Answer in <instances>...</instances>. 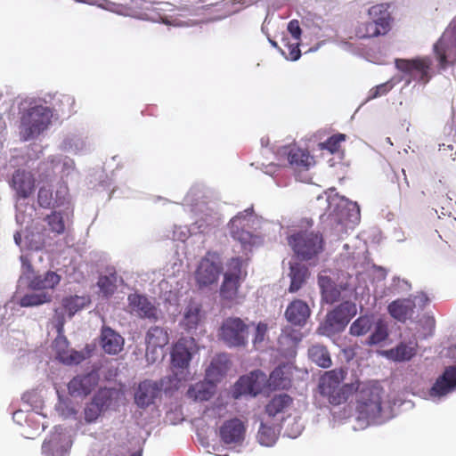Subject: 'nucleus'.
Here are the masks:
<instances>
[{
    "label": "nucleus",
    "instance_id": "nucleus-12",
    "mask_svg": "<svg viewBox=\"0 0 456 456\" xmlns=\"http://www.w3.org/2000/svg\"><path fill=\"white\" fill-rule=\"evenodd\" d=\"M252 214L253 208H247L243 212L238 213L229 222L232 237L240 241L244 247L252 244L253 234L246 230L247 227H249L248 216Z\"/></svg>",
    "mask_w": 456,
    "mask_h": 456
},
{
    "label": "nucleus",
    "instance_id": "nucleus-48",
    "mask_svg": "<svg viewBox=\"0 0 456 456\" xmlns=\"http://www.w3.org/2000/svg\"><path fill=\"white\" fill-rule=\"evenodd\" d=\"M268 327L264 322H259L256 327L255 337L253 339L254 346L257 349L265 341L267 334Z\"/></svg>",
    "mask_w": 456,
    "mask_h": 456
},
{
    "label": "nucleus",
    "instance_id": "nucleus-28",
    "mask_svg": "<svg viewBox=\"0 0 456 456\" xmlns=\"http://www.w3.org/2000/svg\"><path fill=\"white\" fill-rule=\"evenodd\" d=\"M289 275L290 277L289 291L290 293H295L298 291L305 283L307 278L310 275V273L305 265L296 263L290 265Z\"/></svg>",
    "mask_w": 456,
    "mask_h": 456
},
{
    "label": "nucleus",
    "instance_id": "nucleus-36",
    "mask_svg": "<svg viewBox=\"0 0 456 456\" xmlns=\"http://www.w3.org/2000/svg\"><path fill=\"white\" fill-rule=\"evenodd\" d=\"M243 263L244 261L241 257H232L227 262V269L224 274V277H228L230 279H235L243 281V280L247 276V272L243 270Z\"/></svg>",
    "mask_w": 456,
    "mask_h": 456
},
{
    "label": "nucleus",
    "instance_id": "nucleus-50",
    "mask_svg": "<svg viewBox=\"0 0 456 456\" xmlns=\"http://www.w3.org/2000/svg\"><path fill=\"white\" fill-rule=\"evenodd\" d=\"M102 411L91 402L85 409V419L88 422H93L100 416Z\"/></svg>",
    "mask_w": 456,
    "mask_h": 456
},
{
    "label": "nucleus",
    "instance_id": "nucleus-11",
    "mask_svg": "<svg viewBox=\"0 0 456 456\" xmlns=\"http://www.w3.org/2000/svg\"><path fill=\"white\" fill-rule=\"evenodd\" d=\"M265 382V374L259 370H253L238 379L233 387L232 396L235 399L242 395L256 396L262 392Z\"/></svg>",
    "mask_w": 456,
    "mask_h": 456
},
{
    "label": "nucleus",
    "instance_id": "nucleus-39",
    "mask_svg": "<svg viewBox=\"0 0 456 456\" xmlns=\"http://www.w3.org/2000/svg\"><path fill=\"white\" fill-rule=\"evenodd\" d=\"M89 303L85 297L70 296L62 299V307L72 317L77 312L83 309Z\"/></svg>",
    "mask_w": 456,
    "mask_h": 456
},
{
    "label": "nucleus",
    "instance_id": "nucleus-4",
    "mask_svg": "<svg viewBox=\"0 0 456 456\" xmlns=\"http://www.w3.org/2000/svg\"><path fill=\"white\" fill-rule=\"evenodd\" d=\"M53 112L50 108L37 105L25 110L20 118V134L23 141L38 136L51 124Z\"/></svg>",
    "mask_w": 456,
    "mask_h": 456
},
{
    "label": "nucleus",
    "instance_id": "nucleus-49",
    "mask_svg": "<svg viewBox=\"0 0 456 456\" xmlns=\"http://www.w3.org/2000/svg\"><path fill=\"white\" fill-rule=\"evenodd\" d=\"M434 52L437 60L439 61L440 67L442 69H444L447 65V57L444 47V44L441 40L435 44Z\"/></svg>",
    "mask_w": 456,
    "mask_h": 456
},
{
    "label": "nucleus",
    "instance_id": "nucleus-53",
    "mask_svg": "<svg viewBox=\"0 0 456 456\" xmlns=\"http://www.w3.org/2000/svg\"><path fill=\"white\" fill-rule=\"evenodd\" d=\"M288 47H289V55L287 58L290 61L298 60L301 56L298 41H297L295 44L289 45Z\"/></svg>",
    "mask_w": 456,
    "mask_h": 456
},
{
    "label": "nucleus",
    "instance_id": "nucleus-8",
    "mask_svg": "<svg viewBox=\"0 0 456 456\" xmlns=\"http://www.w3.org/2000/svg\"><path fill=\"white\" fill-rule=\"evenodd\" d=\"M222 271L223 265L219 255L216 252H207L195 272V280L198 286L203 288L216 283Z\"/></svg>",
    "mask_w": 456,
    "mask_h": 456
},
{
    "label": "nucleus",
    "instance_id": "nucleus-43",
    "mask_svg": "<svg viewBox=\"0 0 456 456\" xmlns=\"http://www.w3.org/2000/svg\"><path fill=\"white\" fill-rule=\"evenodd\" d=\"M257 438L262 445L272 446L277 439V435L273 428L261 423L257 433Z\"/></svg>",
    "mask_w": 456,
    "mask_h": 456
},
{
    "label": "nucleus",
    "instance_id": "nucleus-1",
    "mask_svg": "<svg viewBox=\"0 0 456 456\" xmlns=\"http://www.w3.org/2000/svg\"><path fill=\"white\" fill-rule=\"evenodd\" d=\"M346 373V370L342 368L333 369L325 371L319 379V393L332 405L345 403L357 389L355 382L341 385Z\"/></svg>",
    "mask_w": 456,
    "mask_h": 456
},
{
    "label": "nucleus",
    "instance_id": "nucleus-20",
    "mask_svg": "<svg viewBox=\"0 0 456 456\" xmlns=\"http://www.w3.org/2000/svg\"><path fill=\"white\" fill-rule=\"evenodd\" d=\"M125 340L121 335L110 327H102L100 336V345L108 354H118L124 348Z\"/></svg>",
    "mask_w": 456,
    "mask_h": 456
},
{
    "label": "nucleus",
    "instance_id": "nucleus-16",
    "mask_svg": "<svg viewBox=\"0 0 456 456\" xmlns=\"http://www.w3.org/2000/svg\"><path fill=\"white\" fill-rule=\"evenodd\" d=\"M246 428L243 422L237 419L226 420L220 428L219 434L225 444H238L244 440Z\"/></svg>",
    "mask_w": 456,
    "mask_h": 456
},
{
    "label": "nucleus",
    "instance_id": "nucleus-57",
    "mask_svg": "<svg viewBox=\"0 0 456 456\" xmlns=\"http://www.w3.org/2000/svg\"><path fill=\"white\" fill-rule=\"evenodd\" d=\"M14 240H15V242H16V244H17V245H19V246L20 245V242H21V235H20L19 232H17V233H15V234H14Z\"/></svg>",
    "mask_w": 456,
    "mask_h": 456
},
{
    "label": "nucleus",
    "instance_id": "nucleus-5",
    "mask_svg": "<svg viewBox=\"0 0 456 456\" xmlns=\"http://www.w3.org/2000/svg\"><path fill=\"white\" fill-rule=\"evenodd\" d=\"M288 243L296 256L303 261L317 257L324 249V240L319 232H297L288 238Z\"/></svg>",
    "mask_w": 456,
    "mask_h": 456
},
{
    "label": "nucleus",
    "instance_id": "nucleus-14",
    "mask_svg": "<svg viewBox=\"0 0 456 456\" xmlns=\"http://www.w3.org/2000/svg\"><path fill=\"white\" fill-rule=\"evenodd\" d=\"M283 153L287 156L289 166L294 172L307 171L315 163L314 157L307 150L297 146L285 147Z\"/></svg>",
    "mask_w": 456,
    "mask_h": 456
},
{
    "label": "nucleus",
    "instance_id": "nucleus-56",
    "mask_svg": "<svg viewBox=\"0 0 456 456\" xmlns=\"http://www.w3.org/2000/svg\"><path fill=\"white\" fill-rule=\"evenodd\" d=\"M105 456H123L121 453H119L118 450L113 449L110 450Z\"/></svg>",
    "mask_w": 456,
    "mask_h": 456
},
{
    "label": "nucleus",
    "instance_id": "nucleus-21",
    "mask_svg": "<svg viewBox=\"0 0 456 456\" xmlns=\"http://www.w3.org/2000/svg\"><path fill=\"white\" fill-rule=\"evenodd\" d=\"M310 314L308 305L303 300L296 299L288 305L285 317L292 325L302 327L305 324Z\"/></svg>",
    "mask_w": 456,
    "mask_h": 456
},
{
    "label": "nucleus",
    "instance_id": "nucleus-3",
    "mask_svg": "<svg viewBox=\"0 0 456 456\" xmlns=\"http://www.w3.org/2000/svg\"><path fill=\"white\" fill-rule=\"evenodd\" d=\"M389 4H379L368 10L370 20L361 22L355 28V36L360 39L387 35L391 29L392 16Z\"/></svg>",
    "mask_w": 456,
    "mask_h": 456
},
{
    "label": "nucleus",
    "instance_id": "nucleus-32",
    "mask_svg": "<svg viewBox=\"0 0 456 456\" xmlns=\"http://www.w3.org/2000/svg\"><path fill=\"white\" fill-rule=\"evenodd\" d=\"M310 360L321 368L327 369L331 366L332 361L326 346L313 345L308 349Z\"/></svg>",
    "mask_w": 456,
    "mask_h": 456
},
{
    "label": "nucleus",
    "instance_id": "nucleus-54",
    "mask_svg": "<svg viewBox=\"0 0 456 456\" xmlns=\"http://www.w3.org/2000/svg\"><path fill=\"white\" fill-rule=\"evenodd\" d=\"M42 452L48 455H53L52 440L44 441L42 444Z\"/></svg>",
    "mask_w": 456,
    "mask_h": 456
},
{
    "label": "nucleus",
    "instance_id": "nucleus-17",
    "mask_svg": "<svg viewBox=\"0 0 456 456\" xmlns=\"http://www.w3.org/2000/svg\"><path fill=\"white\" fill-rule=\"evenodd\" d=\"M160 392L161 387L157 382L143 380L134 392V403L140 408H146L154 403Z\"/></svg>",
    "mask_w": 456,
    "mask_h": 456
},
{
    "label": "nucleus",
    "instance_id": "nucleus-58",
    "mask_svg": "<svg viewBox=\"0 0 456 456\" xmlns=\"http://www.w3.org/2000/svg\"><path fill=\"white\" fill-rule=\"evenodd\" d=\"M63 100L66 101V102H68L71 106L74 104V99L70 96H64Z\"/></svg>",
    "mask_w": 456,
    "mask_h": 456
},
{
    "label": "nucleus",
    "instance_id": "nucleus-27",
    "mask_svg": "<svg viewBox=\"0 0 456 456\" xmlns=\"http://www.w3.org/2000/svg\"><path fill=\"white\" fill-rule=\"evenodd\" d=\"M202 317L201 305L191 302L185 308L181 324L186 330L191 331L198 328L202 322Z\"/></svg>",
    "mask_w": 456,
    "mask_h": 456
},
{
    "label": "nucleus",
    "instance_id": "nucleus-40",
    "mask_svg": "<svg viewBox=\"0 0 456 456\" xmlns=\"http://www.w3.org/2000/svg\"><path fill=\"white\" fill-rule=\"evenodd\" d=\"M51 232L61 235L65 232V221L63 218V215L59 211H53L51 214L47 215L44 219Z\"/></svg>",
    "mask_w": 456,
    "mask_h": 456
},
{
    "label": "nucleus",
    "instance_id": "nucleus-34",
    "mask_svg": "<svg viewBox=\"0 0 456 456\" xmlns=\"http://www.w3.org/2000/svg\"><path fill=\"white\" fill-rule=\"evenodd\" d=\"M417 353L416 346L411 344L400 343L396 347L387 351V356L397 362L411 360Z\"/></svg>",
    "mask_w": 456,
    "mask_h": 456
},
{
    "label": "nucleus",
    "instance_id": "nucleus-41",
    "mask_svg": "<svg viewBox=\"0 0 456 456\" xmlns=\"http://www.w3.org/2000/svg\"><path fill=\"white\" fill-rule=\"evenodd\" d=\"M51 299V295L45 292L26 294L20 298V305L22 307L37 306L50 302Z\"/></svg>",
    "mask_w": 456,
    "mask_h": 456
},
{
    "label": "nucleus",
    "instance_id": "nucleus-42",
    "mask_svg": "<svg viewBox=\"0 0 456 456\" xmlns=\"http://www.w3.org/2000/svg\"><path fill=\"white\" fill-rule=\"evenodd\" d=\"M372 321L369 316H361L350 326V334L353 336H362L370 331Z\"/></svg>",
    "mask_w": 456,
    "mask_h": 456
},
{
    "label": "nucleus",
    "instance_id": "nucleus-38",
    "mask_svg": "<svg viewBox=\"0 0 456 456\" xmlns=\"http://www.w3.org/2000/svg\"><path fill=\"white\" fill-rule=\"evenodd\" d=\"M187 396L193 401H208L212 396V391L208 384L199 382L189 387Z\"/></svg>",
    "mask_w": 456,
    "mask_h": 456
},
{
    "label": "nucleus",
    "instance_id": "nucleus-10",
    "mask_svg": "<svg viewBox=\"0 0 456 456\" xmlns=\"http://www.w3.org/2000/svg\"><path fill=\"white\" fill-rule=\"evenodd\" d=\"M169 343L167 330L160 326H151L146 332V358L149 362H156L162 358V350Z\"/></svg>",
    "mask_w": 456,
    "mask_h": 456
},
{
    "label": "nucleus",
    "instance_id": "nucleus-15",
    "mask_svg": "<svg viewBox=\"0 0 456 456\" xmlns=\"http://www.w3.org/2000/svg\"><path fill=\"white\" fill-rule=\"evenodd\" d=\"M456 388V366L446 368L429 389L430 397H442L452 392Z\"/></svg>",
    "mask_w": 456,
    "mask_h": 456
},
{
    "label": "nucleus",
    "instance_id": "nucleus-60",
    "mask_svg": "<svg viewBox=\"0 0 456 456\" xmlns=\"http://www.w3.org/2000/svg\"><path fill=\"white\" fill-rule=\"evenodd\" d=\"M44 246V243H39L38 245H30V247L34 249H41Z\"/></svg>",
    "mask_w": 456,
    "mask_h": 456
},
{
    "label": "nucleus",
    "instance_id": "nucleus-24",
    "mask_svg": "<svg viewBox=\"0 0 456 456\" xmlns=\"http://www.w3.org/2000/svg\"><path fill=\"white\" fill-rule=\"evenodd\" d=\"M56 357L63 363H79L84 356L81 353L69 349V341L63 336H58L53 344Z\"/></svg>",
    "mask_w": 456,
    "mask_h": 456
},
{
    "label": "nucleus",
    "instance_id": "nucleus-51",
    "mask_svg": "<svg viewBox=\"0 0 456 456\" xmlns=\"http://www.w3.org/2000/svg\"><path fill=\"white\" fill-rule=\"evenodd\" d=\"M288 30L294 39L298 41L301 37V28L297 20H292L288 24Z\"/></svg>",
    "mask_w": 456,
    "mask_h": 456
},
{
    "label": "nucleus",
    "instance_id": "nucleus-33",
    "mask_svg": "<svg viewBox=\"0 0 456 456\" xmlns=\"http://www.w3.org/2000/svg\"><path fill=\"white\" fill-rule=\"evenodd\" d=\"M241 282L242 281L240 280L224 277V281L220 288L221 298L227 302H234L238 297L239 289Z\"/></svg>",
    "mask_w": 456,
    "mask_h": 456
},
{
    "label": "nucleus",
    "instance_id": "nucleus-44",
    "mask_svg": "<svg viewBox=\"0 0 456 456\" xmlns=\"http://www.w3.org/2000/svg\"><path fill=\"white\" fill-rule=\"evenodd\" d=\"M112 401L111 391L108 388H101L93 397V403L102 411L109 408Z\"/></svg>",
    "mask_w": 456,
    "mask_h": 456
},
{
    "label": "nucleus",
    "instance_id": "nucleus-46",
    "mask_svg": "<svg viewBox=\"0 0 456 456\" xmlns=\"http://www.w3.org/2000/svg\"><path fill=\"white\" fill-rule=\"evenodd\" d=\"M345 140L346 135L344 134H337L321 143V148L329 151L330 153H336L339 151L340 143Z\"/></svg>",
    "mask_w": 456,
    "mask_h": 456
},
{
    "label": "nucleus",
    "instance_id": "nucleus-35",
    "mask_svg": "<svg viewBox=\"0 0 456 456\" xmlns=\"http://www.w3.org/2000/svg\"><path fill=\"white\" fill-rule=\"evenodd\" d=\"M37 203L43 208H54L64 204V199L56 197L53 200V191L51 189L43 186L40 187L37 193Z\"/></svg>",
    "mask_w": 456,
    "mask_h": 456
},
{
    "label": "nucleus",
    "instance_id": "nucleus-18",
    "mask_svg": "<svg viewBox=\"0 0 456 456\" xmlns=\"http://www.w3.org/2000/svg\"><path fill=\"white\" fill-rule=\"evenodd\" d=\"M98 384V376L95 373H87L74 377L68 384V390L71 396H86Z\"/></svg>",
    "mask_w": 456,
    "mask_h": 456
},
{
    "label": "nucleus",
    "instance_id": "nucleus-45",
    "mask_svg": "<svg viewBox=\"0 0 456 456\" xmlns=\"http://www.w3.org/2000/svg\"><path fill=\"white\" fill-rule=\"evenodd\" d=\"M388 336L387 325L381 321L378 322L375 330L369 338L370 345H377L386 340Z\"/></svg>",
    "mask_w": 456,
    "mask_h": 456
},
{
    "label": "nucleus",
    "instance_id": "nucleus-31",
    "mask_svg": "<svg viewBox=\"0 0 456 456\" xmlns=\"http://www.w3.org/2000/svg\"><path fill=\"white\" fill-rule=\"evenodd\" d=\"M292 398L287 394L274 395L265 406V411L269 416L274 417L284 412L292 403Z\"/></svg>",
    "mask_w": 456,
    "mask_h": 456
},
{
    "label": "nucleus",
    "instance_id": "nucleus-63",
    "mask_svg": "<svg viewBox=\"0 0 456 456\" xmlns=\"http://www.w3.org/2000/svg\"><path fill=\"white\" fill-rule=\"evenodd\" d=\"M60 324H61V327H62V326H63V322H61ZM61 328H60V330H61Z\"/></svg>",
    "mask_w": 456,
    "mask_h": 456
},
{
    "label": "nucleus",
    "instance_id": "nucleus-37",
    "mask_svg": "<svg viewBox=\"0 0 456 456\" xmlns=\"http://www.w3.org/2000/svg\"><path fill=\"white\" fill-rule=\"evenodd\" d=\"M341 203L343 206L340 207L338 205V208L333 210L338 217L339 222L350 219L351 217H354L355 219L359 218L360 208L355 202H348L344 199H341Z\"/></svg>",
    "mask_w": 456,
    "mask_h": 456
},
{
    "label": "nucleus",
    "instance_id": "nucleus-52",
    "mask_svg": "<svg viewBox=\"0 0 456 456\" xmlns=\"http://www.w3.org/2000/svg\"><path fill=\"white\" fill-rule=\"evenodd\" d=\"M390 88L391 86L387 83L380 84L370 91V98H377L382 96L386 94L390 90Z\"/></svg>",
    "mask_w": 456,
    "mask_h": 456
},
{
    "label": "nucleus",
    "instance_id": "nucleus-23",
    "mask_svg": "<svg viewBox=\"0 0 456 456\" xmlns=\"http://www.w3.org/2000/svg\"><path fill=\"white\" fill-rule=\"evenodd\" d=\"M231 361L226 354H216L206 370V377L211 384L219 382L227 373Z\"/></svg>",
    "mask_w": 456,
    "mask_h": 456
},
{
    "label": "nucleus",
    "instance_id": "nucleus-2",
    "mask_svg": "<svg viewBox=\"0 0 456 456\" xmlns=\"http://www.w3.org/2000/svg\"><path fill=\"white\" fill-rule=\"evenodd\" d=\"M355 410L359 419L375 420L381 416L383 388L373 382H355Z\"/></svg>",
    "mask_w": 456,
    "mask_h": 456
},
{
    "label": "nucleus",
    "instance_id": "nucleus-7",
    "mask_svg": "<svg viewBox=\"0 0 456 456\" xmlns=\"http://www.w3.org/2000/svg\"><path fill=\"white\" fill-rule=\"evenodd\" d=\"M395 67L410 79L427 84L432 77V60L428 56L396 59Z\"/></svg>",
    "mask_w": 456,
    "mask_h": 456
},
{
    "label": "nucleus",
    "instance_id": "nucleus-61",
    "mask_svg": "<svg viewBox=\"0 0 456 456\" xmlns=\"http://www.w3.org/2000/svg\"><path fill=\"white\" fill-rule=\"evenodd\" d=\"M77 1L79 2V3L92 4L89 0H77Z\"/></svg>",
    "mask_w": 456,
    "mask_h": 456
},
{
    "label": "nucleus",
    "instance_id": "nucleus-9",
    "mask_svg": "<svg viewBox=\"0 0 456 456\" xmlns=\"http://www.w3.org/2000/svg\"><path fill=\"white\" fill-rule=\"evenodd\" d=\"M219 336L230 347L245 346L248 343V325L239 317L226 318L222 323Z\"/></svg>",
    "mask_w": 456,
    "mask_h": 456
},
{
    "label": "nucleus",
    "instance_id": "nucleus-59",
    "mask_svg": "<svg viewBox=\"0 0 456 456\" xmlns=\"http://www.w3.org/2000/svg\"><path fill=\"white\" fill-rule=\"evenodd\" d=\"M446 149H448L450 151H452L453 147H452V145H447V146H445V144H440L439 145V151L446 150Z\"/></svg>",
    "mask_w": 456,
    "mask_h": 456
},
{
    "label": "nucleus",
    "instance_id": "nucleus-13",
    "mask_svg": "<svg viewBox=\"0 0 456 456\" xmlns=\"http://www.w3.org/2000/svg\"><path fill=\"white\" fill-rule=\"evenodd\" d=\"M9 184L15 191L18 200L28 199L36 190V179L33 174L24 169L15 170Z\"/></svg>",
    "mask_w": 456,
    "mask_h": 456
},
{
    "label": "nucleus",
    "instance_id": "nucleus-22",
    "mask_svg": "<svg viewBox=\"0 0 456 456\" xmlns=\"http://www.w3.org/2000/svg\"><path fill=\"white\" fill-rule=\"evenodd\" d=\"M355 313V305L346 301L327 314L326 322L332 327L345 326L349 322Z\"/></svg>",
    "mask_w": 456,
    "mask_h": 456
},
{
    "label": "nucleus",
    "instance_id": "nucleus-30",
    "mask_svg": "<svg viewBox=\"0 0 456 456\" xmlns=\"http://www.w3.org/2000/svg\"><path fill=\"white\" fill-rule=\"evenodd\" d=\"M61 277L54 272H47L44 276L37 275L33 277L28 283L32 289L41 290L53 289L60 283Z\"/></svg>",
    "mask_w": 456,
    "mask_h": 456
},
{
    "label": "nucleus",
    "instance_id": "nucleus-25",
    "mask_svg": "<svg viewBox=\"0 0 456 456\" xmlns=\"http://www.w3.org/2000/svg\"><path fill=\"white\" fill-rule=\"evenodd\" d=\"M415 302L411 298H401L391 302L387 310L390 315L399 322H405L410 318L415 309Z\"/></svg>",
    "mask_w": 456,
    "mask_h": 456
},
{
    "label": "nucleus",
    "instance_id": "nucleus-55",
    "mask_svg": "<svg viewBox=\"0 0 456 456\" xmlns=\"http://www.w3.org/2000/svg\"><path fill=\"white\" fill-rule=\"evenodd\" d=\"M22 267L26 269L28 273H33V267L30 262L24 256H21Z\"/></svg>",
    "mask_w": 456,
    "mask_h": 456
},
{
    "label": "nucleus",
    "instance_id": "nucleus-47",
    "mask_svg": "<svg viewBox=\"0 0 456 456\" xmlns=\"http://www.w3.org/2000/svg\"><path fill=\"white\" fill-rule=\"evenodd\" d=\"M98 286L100 288L101 292L103 293L104 296L108 297L113 294L116 285L111 278L108 276H102L98 281Z\"/></svg>",
    "mask_w": 456,
    "mask_h": 456
},
{
    "label": "nucleus",
    "instance_id": "nucleus-6",
    "mask_svg": "<svg viewBox=\"0 0 456 456\" xmlns=\"http://www.w3.org/2000/svg\"><path fill=\"white\" fill-rule=\"evenodd\" d=\"M198 351L196 340L191 337L181 338L173 346L171 366L178 380L185 379L192 354Z\"/></svg>",
    "mask_w": 456,
    "mask_h": 456
},
{
    "label": "nucleus",
    "instance_id": "nucleus-62",
    "mask_svg": "<svg viewBox=\"0 0 456 456\" xmlns=\"http://www.w3.org/2000/svg\"><path fill=\"white\" fill-rule=\"evenodd\" d=\"M453 155H454V156H452V159L453 160H455V159H456V151L454 152V154H453Z\"/></svg>",
    "mask_w": 456,
    "mask_h": 456
},
{
    "label": "nucleus",
    "instance_id": "nucleus-19",
    "mask_svg": "<svg viewBox=\"0 0 456 456\" xmlns=\"http://www.w3.org/2000/svg\"><path fill=\"white\" fill-rule=\"evenodd\" d=\"M128 305L132 312L135 313L140 318L157 320V307L143 295L130 294L128 296Z\"/></svg>",
    "mask_w": 456,
    "mask_h": 456
},
{
    "label": "nucleus",
    "instance_id": "nucleus-26",
    "mask_svg": "<svg viewBox=\"0 0 456 456\" xmlns=\"http://www.w3.org/2000/svg\"><path fill=\"white\" fill-rule=\"evenodd\" d=\"M318 285L321 289L322 297L328 304H334L340 298L341 289L328 275L321 273L318 276Z\"/></svg>",
    "mask_w": 456,
    "mask_h": 456
},
{
    "label": "nucleus",
    "instance_id": "nucleus-29",
    "mask_svg": "<svg viewBox=\"0 0 456 456\" xmlns=\"http://www.w3.org/2000/svg\"><path fill=\"white\" fill-rule=\"evenodd\" d=\"M286 366H278L270 374L268 387L273 390L288 389L291 386L290 374L285 370Z\"/></svg>",
    "mask_w": 456,
    "mask_h": 456
}]
</instances>
